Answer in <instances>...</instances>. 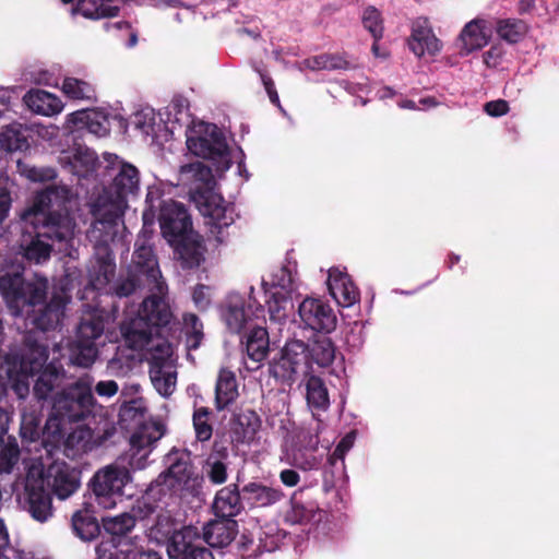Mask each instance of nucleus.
<instances>
[{"label": "nucleus", "mask_w": 559, "mask_h": 559, "mask_svg": "<svg viewBox=\"0 0 559 559\" xmlns=\"http://www.w3.org/2000/svg\"><path fill=\"white\" fill-rule=\"evenodd\" d=\"M57 195V189L51 187L38 192L22 215L34 227V235H23L21 241L23 257L29 262L40 264L48 261L52 252L49 241H64L71 235L73 223L68 213L52 210Z\"/></svg>", "instance_id": "nucleus-1"}, {"label": "nucleus", "mask_w": 559, "mask_h": 559, "mask_svg": "<svg viewBox=\"0 0 559 559\" xmlns=\"http://www.w3.org/2000/svg\"><path fill=\"white\" fill-rule=\"evenodd\" d=\"M173 312L166 298L147 296L142 301L135 317L121 324V334L127 345L135 350L148 349L150 367L171 365V344L159 335V329L170 323Z\"/></svg>", "instance_id": "nucleus-2"}, {"label": "nucleus", "mask_w": 559, "mask_h": 559, "mask_svg": "<svg viewBox=\"0 0 559 559\" xmlns=\"http://www.w3.org/2000/svg\"><path fill=\"white\" fill-rule=\"evenodd\" d=\"M179 176L180 182L189 187L190 199L203 216L209 234L218 243H223L238 215L234 203L215 192L216 181L212 169L198 160L182 165Z\"/></svg>", "instance_id": "nucleus-3"}, {"label": "nucleus", "mask_w": 559, "mask_h": 559, "mask_svg": "<svg viewBox=\"0 0 559 559\" xmlns=\"http://www.w3.org/2000/svg\"><path fill=\"white\" fill-rule=\"evenodd\" d=\"M49 356L48 345L45 344L36 332L27 331L23 335V342L17 353L8 355V362L22 377L37 378L33 385V395L38 402H53V397L63 388L66 371L58 361L47 364Z\"/></svg>", "instance_id": "nucleus-4"}, {"label": "nucleus", "mask_w": 559, "mask_h": 559, "mask_svg": "<svg viewBox=\"0 0 559 559\" xmlns=\"http://www.w3.org/2000/svg\"><path fill=\"white\" fill-rule=\"evenodd\" d=\"M117 235V226L100 221H94L86 233L94 249V260L87 270L88 286L94 290L106 293L116 276L117 266L110 245Z\"/></svg>", "instance_id": "nucleus-5"}, {"label": "nucleus", "mask_w": 559, "mask_h": 559, "mask_svg": "<svg viewBox=\"0 0 559 559\" xmlns=\"http://www.w3.org/2000/svg\"><path fill=\"white\" fill-rule=\"evenodd\" d=\"M92 384V377H81L56 394L51 403L52 416L50 418H56L59 427H61V421H83L93 413L96 400Z\"/></svg>", "instance_id": "nucleus-6"}, {"label": "nucleus", "mask_w": 559, "mask_h": 559, "mask_svg": "<svg viewBox=\"0 0 559 559\" xmlns=\"http://www.w3.org/2000/svg\"><path fill=\"white\" fill-rule=\"evenodd\" d=\"M139 181V170L131 164H123L114 178L108 198L95 205L94 221L118 227L128 206V197L138 192Z\"/></svg>", "instance_id": "nucleus-7"}, {"label": "nucleus", "mask_w": 559, "mask_h": 559, "mask_svg": "<svg viewBox=\"0 0 559 559\" xmlns=\"http://www.w3.org/2000/svg\"><path fill=\"white\" fill-rule=\"evenodd\" d=\"M48 294V281H27L20 272L0 275V297L13 317L23 316L27 306L38 305Z\"/></svg>", "instance_id": "nucleus-8"}, {"label": "nucleus", "mask_w": 559, "mask_h": 559, "mask_svg": "<svg viewBox=\"0 0 559 559\" xmlns=\"http://www.w3.org/2000/svg\"><path fill=\"white\" fill-rule=\"evenodd\" d=\"M147 407L143 397L132 399L119 408L121 429L133 431L130 437L132 449L138 451L150 448L165 435V426L160 421L146 420Z\"/></svg>", "instance_id": "nucleus-9"}, {"label": "nucleus", "mask_w": 559, "mask_h": 559, "mask_svg": "<svg viewBox=\"0 0 559 559\" xmlns=\"http://www.w3.org/2000/svg\"><path fill=\"white\" fill-rule=\"evenodd\" d=\"M131 478V473L126 466L109 464L93 475L88 487L99 507L112 509L122 501L123 488Z\"/></svg>", "instance_id": "nucleus-10"}, {"label": "nucleus", "mask_w": 559, "mask_h": 559, "mask_svg": "<svg viewBox=\"0 0 559 559\" xmlns=\"http://www.w3.org/2000/svg\"><path fill=\"white\" fill-rule=\"evenodd\" d=\"M71 297L66 293L64 289L52 292L49 300L47 296L36 306H27L25 309L26 321L31 324L38 333L49 332L57 330L64 318L66 307L70 302ZM34 332L33 330H31ZM45 344V340L39 335Z\"/></svg>", "instance_id": "nucleus-11"}, {"label": "nucleus", "mask_w": 559, "mask_h": 559, "mask_svg": "<svg viewBox=\"0 0 559 559\" xmlns=\"http://www.w3.org/2000/svg\"><path fill=\"white\" fill-rule=\"evenodd\" d=\"M38 478L59 500L70 498L81 486V472L63 460L43 465Z\"/></svg>", "instance_id": "nucleus-12"}, {"label": "nucleus", "mask_w": 559, "mask_h": 559, "mask_svg": "<svg viewBox=\"0 0 559 559\" xmlns=\"http://www.w3.org/2000/svg\"><path fill=\"white\" fill-rule=\"evenodd\" d=\"M310 367L308 344L300 340L286 342L278 359L270 365V373L276 380L293 382L295 374Z\"/></svg>", "instance_id": "nucleus-13"}, {"label": "nucleus", "mask_w": 559, "mask_h": 559, "mask_svg": "<svg viewBox=\"0 0 559 559\" xmlns=\"http://www.w3.org/2000/svg\"><path fill=\"white\" fill-rule=\"evenodd\" d=\"M130 271L141 275L151 292H155L150 296H160L165 298L167 286L162 280V273L158 267L157 258L152 246L144 242H135V250L132 254L131 264L127 267Z\"/></svg>", "instance_id": "nucleus-14"}, {"label": "nucleus", "mask_w": 559, "mask_h": 559, "mask_svg": "<svg viewBox=\"0 0 559 559\" xmlns=\"http://www.w3.org/2000/svg\"><path fill=\"white\" fill-rule=\"evenodd\" d=\"M254 288L250 287L248 302L242 297L231 296L228 298L222 317L231 333H240L246 325L254 318L260 319L265 316V308L253 296Z\"/></svg>", "instance_id": "nucleus-15"}, {"label": "nucleus", "mask_w": 559, "mask_h": 559, "mask_svg": "<svg viewBox=\"0 0 559 559\" xmlns=\"http://www.w3.org/2000/svg\"><path fill=\"white\" fill-rule=\"evenodd\" d=\"M167 552L170 559H214V556L197 528L185 526L174 532L168 545Z\"/></svg>", "instance_id": "nucleus-16"}, {"label": "nucleus", "mask_w": 559, "mask_h": 559, "mask_svg": "<svg viewBox=\"0 0 559 559\" xmlns=\"http://www.w3.org/2000/svg\"><path fill=\"white\" fill-rule=\"evenodd\" d=\"M158 223L160 233L167 242H173L193 230L188 209L182 203L174 200L163 203L158 213Z\"/></svg>", "instance_id": "nucleus-17"}, {"label": "nucleus", "mask_w": 559, "mask_h": 559, "mask_svg": "<svg viewBox=\"0 0 559 559\" xmlns=\"http://www.w3.org/2000/svg\"><path fill=\"white\" fill-rule=\"evenodd\" d=\"M40 418L35 414H23L20 427V436L23 441L34 442L41 438V444L50 452L60 445L63 438V429L59 427L56 418H48L41 428Z\"/></svg>", "instance_id": "nucleus-18"}, {"label": "nucleus", "mask_w": 559, "mask_h": 559, "mask_svg": "<svg viewBox=\"0 0 559 559\" xmlns=\"http://www.w3.org/2000/svg\"><path fill=\"white\" fill-rule=\"evenodd\" d=\"M299 317L309 329L331 333L336 328V316L333 309L324 301L316 298H306L298 308Z\"/></svg>", "instance_id": "nucleus-19"}, {"label": "nucleus", "mask_w": 559, "mask_h": 559, "mask_svg": "<svg viewBox=\"0 0 559 559\" xmlns=\"http://www.w3.org/2000/svg\"><path fill=\"white\" fill-rule=\"evenodd\" d=\"M51 495L43 484V479L27 478L24 489V507L34 520L45 522L52 515Z\"/></svg>", "instance_id": "nucleus-20"}, {"label": "nucleus", "mask_w": 559, "mask_h": 559, "mask_svg": "<svg viewBox=\"0 0 559 559\" xmlns=\"http://www.w3.org/2000/svg\"><path fill=\"white\" fill-rule=\"evenodd\" d=\"M168 467L159 478L164 477V481L171 479L169 486H189L194 478V466L191 460V453L187 450H174L167 455Z\"/></svg>", "instance_id": "nucleus-21"}, {"label": "nucleus", "mask_w": 559, "mask_h": 559, "mask_svg": "<svg viewBox=\"0 0 559 559\" xmlns=\"http://www.w3.org/2000/svg\"><path fill=\"white\" fill-rule=\"evenodd\" d=\"M407 45L417 57H421L426 52L435 56L441 49L440 40L435 36L427 19H417L413 22Z\"/></svg>", "instance_id": "nucleus-22"}, {"label": "nucleus", "mask_w": 559, "mask_h": 559, "mask_svg": "<svg viewBox=\"0 0 559 559\" xmlns=\"http://www.w3.org/2000/svg\"><path fill=\"white\" fill-rule=\"evenodd\" d=\"M326 283L331 296L340 306L350 307L359 301V289L347 273L331 269Z\"/></svg>", "instance_id": "nucleus-23"}, {"label": "nucleus", "mask_w": 559, "mask_h": 559, "mask_svg": "<svg viewBox=\"0 0 559 559\" xmlns=\"http://www.w3.org/2000/svg\"><path fill=\"white\" fill-rule=\"evenodd\" d=\"M168 243L174 248L182 269H195L204 260V248L199 235L194 230Z\"/></svg>", "instance_id": "nucleus-24"}, {"label": "nucleus", "mask_w": 559, "mask_h": 559, "mask_svg": "<svg viewBox=\"0 0 559 559\" xmlns=\"http://www.w3.org/2000/svg\"><path fill=\"white\" fill-rule=\"evenodd\" d=\"M147 286V282L141 277L138 273H134L127 269L120 271L117 277L114 278L109 288L106 290V295L114 299L112 313L119 311L118 301L124 300L133 296L139 289Z\"/></svg>", "instance_id": "nucleus-25"}, {"label": "nucleus", "mask_w": 559, "mask_h": 559, "mask_svg": "<svg viewBox=\"0 0 559 559\" xmlns=\"http://www.w3.org/2000/svg\"><path fill=\"white\" fill-rule=\"evenodd\" d=\"M238 524L233 518L217 516L203 528V542L211 547L223 548L228 546L236 537Z\"/></svg>", "instance_id": "nucleus-26"}, {"label": "nucleus", "mask_w": 559, "mask_h": 559, "mask_svg": "<svg viewBox=\"0 0 559 559\" xmlns=\"http://www.w3.org/2000/svg\"><path fill=\"white\" fill-rule=\"evenodd\" d=\"M68 127L75 129L85 128L90 133L98 138L109 134L110 127L108 117L98 110H76L67 117Z\"/></svg>", "instance_id": "nucleus-27"}, {"label": "nucleus", "mask_w": 559, "mask_h": 559, "mask_svg": "<svg viewBox=\"0 0 559 559\" xmlns=\"http://www.w3.org/2000/svg\"><path fill=\"white\" fill-rule=\"evenodd\" d=\"M238 396V383L235 372L227 368H222L215 384V408L218 412L228 408Z\"/></svg>", "instance_id": "nucleus-28"}, {"label": "nucleus", "mask_w": 559, "mask_h": 559, "mask_svg": "<svg viewBox=\"0 0 559 559\" xmlns=\"http://www.w3.org/2000/svg\"><path fill=\"white\" fill-rule=\"evenodd\" d=\"M23 100L33 112L43 116H53L63 108V103L59 97L40 88L28 91Z\"/></svg>", "instance_id": "nucleus-29"}, {"label": "nucleus", "mask_w": 559, "mask_h": 559, "mask_svg": "<svg viewBox=\"0 0 559 559\" xmlns=\"http://www.w3.org/2000/svg\"><path fill=\"white\" fill-rule=\"evenodd\" d=\"M242 497L236 484L219 489L214 498L213 509L216 516L233 518L243 509Z\"/></svg>", "instance_id": "nucleus-30"}, {"label": "nucleus", "mask_w": 559, "mask_h": 559, "mask_svg": "<svg viewBox=\"0 0 559 559\" xmlns=\"http://www.w3.org/2000/svg\"><path fill=\"white\" fill-rule=\"evenodd\" d=\"M488 32L485 20L475 19L468 22L460 34L466 53L486 46L490 37Z\"/></svg>", "instance_id": "nucleus-31"}, {"label": "nucleus", "mask_w": 559, "mask_h": 559, "mask_svg": "<svg viewBox=\"0 0 559 559\" xmlns=\"http://www.w3.org/2000/svg\"><path fill=\"white\" fill-rule=\"evenodd\" d=\"M242 498L251 506L267 507L278 502L283 498V492L278 488L258 483H249L242 488Z\"/></svg>", "instance_id": "nucleus-32"}, {"label": "nucleus", "mask_w": 559, "mask_h": 559, "mask_svg": "<svg viewBox=\"0 0 559 559\" xmlns=\"http://www.w3.org/2000/svg\"><path fill=\"white\" fill-rule=\"evenodd\" d=\"M243 344L248 357L254 362H261L270 350L267 330L259 325L253 326L247 334Z\"/></svg>", "instance_id": "nucleus-33"}, {"label": "nucleus", "mask_w": 559, "mask_h": 559, "mask_svg": "<svg viewBox=\"0 0 559 559\" xmlns=\"http://www.w3.org/2000/svg\"><path fill=\"white\" fill-rule=\"evenodd\" d=\"M304 382L308 406L314 411H326L330 406V397L323 379L309 374L306 376Z\"/></svg>", "instance_id": "nucleus-34"}, {"label": "nucleus", "mask_w": 559, "mask_h": 559, "mask_svg": "<svg viewBox=\"0 0 559 559\" xmlns=\"http://www.w3.org/2000/svg\"><path fill=\"white\" fill-rule=\"evenodd\" d=\"M106 320L97 311L87 313L81 318L76 330V340L88 344H96V340L104 334Z\"/></svg>", "instance_id": "nucleus-35"}, {"label": "nucleus", "mask_w": 559, "mask_h": 559, "mask_svg": "<svg viewBox=\"0 0 559 559\" xmlns=\"http://www.w3.org/2000/svg\"><path fill=\"white\" fill-rule=\"evenodd\" d=\"M72 530L82 540H92L99 535L97 519L87 510H79L72 515Z\"/></svg>", "instance_id": "nucleus-36"}, {"label": "nucleus", "mask_w": 559, "mask_h": 559, "mask_svg": "<svg viewBox=\"0 0 559 559\" xmlns=\"http://www.w3.org/2000/svg\"><path fill=\"white\" fill-rule=\"evenodd\" d=\"M92 438V432L88 428L76 427L66 438L63 437L60 443L63 444V453L66 456L74 459L88 449Z\"/></svg>", "instance_id": "nucleus-37"}, {"label": "nucleus", "mask_w": 559, "mask_h": 559, "mask_svg": "<svg viewBox=\"0 0 559 559\" xmlns=\"http://www.w3.org/2000/svg\"><path fill=\"white\" fill-rule=\"evenodd\" d=\"M267 285L266 282L262 283L264 294L269 295L266 305L270 320L281 323L287 318V307L292 302V294L269 290L266 288Z\"/></svg>", "instance_id": "nucleus-38"}, {"label": "nucleus", "mask_w": 559, "mask_h": 559, "mask_svg": "<svg viewBox=\"0 0 559 559\" xmlns=\"http://www.w3.org/2000/svg\"><path fill=\"white\" fill-rule=\"evenodd\" d=\"M528 24L520 19H500L496 32L501 39L509 44L520 43L528 32Z\"/></svg>", "instance_id": "nucleus-39"}, {"label": "nucleus", "mask_w": 559, "mask_h": 559, "mask_svg": "<svg viewBox=\"0 0 559 559\" xmlns=\"http://www.w3.org/2000/svg\"><path fill=\"white\" fill-rule=\"evenodd\" d=\"M309 361L317 364L320 367L330 366L334 358L336 348L330 337L323 336L314 340L310 345L308 344Z\"/></svg>", "instance_id": "nucleus-40"}, {"label": "nucleus", "mask_w": 559, "mask_h": 559, "mask_svg": "<svg viewBox=\"0 0 559 559\" xmlns=\"http://www.w3.org/2000/svg\"><path fill=\"white\" fill-rule=\"evenodd\" d=\"M148 373L154 388L160 395L169 396L173 394L177 377L173 365H169V367H160V365L156 364V367H150Z\"/></svg>", "instance_id": "nucleus-41"}, {"label": "nucleus", "mask_w": 559, "mask_h": 559, "mask_svg": "<svg viewBox=\"0 0 559 559\" xmlns=\"http://www.w3.org/2000/svg\"><path fill=\"white\" fill-rule=\"evenodd\" d=\"M187 145L197 156L209 159L225 158V146L222 142L218 141L215 143V146H213L207 136H189L187 139Z\"/></svg>", "instance_id": "nucleus-42"}, {"label": "nucleus", "mask_w": 559, "mask_h": 559, "mask_svg": "<svg viewBox=\"0 0 559 559\" xmlns=\"http://www.w3.org/2000/svg\"><path fill=\"white\" fill-rule=\"evenodd\" d=\"M61 90L63 94L71 99L92 100L95 98V90L93 85L76 78H64Z\"/></svg>", "instance_id": "nucleus-43"}, {"label": "nucleus", "mask_w": 559, "mask_h": 559, "mask_svg": "<svg viewBox=\"0 0 559 559\" xmlns=\"http://www.w3.org/2000/svg\"><path fill=\"white\" fill-rule=\"evenodd\" d=\"M235 431L241 433L242 439H251L261 426L258 414L252 409L241 411L234 415Z\"/></svg>", "instance_id": "nucleus-44"}, {"label": "nucleus", "mask_w": 559, "mask_h": 559, "mask_svg": "<svg viewBox=\"0 0 559 559\" xmlns=\"http://www.w3.org/2000/svg\"><path fill=\"white\" fill-rule=\"evenodd\" d=\"M120 13L119 4H111L102 0L90 1L81 8V14L88 20L111 19Z\"/></svg>", "instance_id": "nucleus-45"}, {"label": "nucleus", "mask_w": 559, "mask_h": 559, "mask_svg": "<svg viewBox=\"0 0 559 559\" xmlns=\"http://www.w3.org/2000/svg\"><path fill=\"white\" fill-rule=\"evenodd\" d=\"M97 356L98 348L96 344H88L76 340L71 348L70 360L75 366L88 368L94 364Z\"/></svg>", "instance_id": "nucleus-46"}, {"label": "nucleus", "mask_w": 559, "mask_h": 559, "mask_svg": "<svg viewBox=\"0 0 559 559\" xmlns=\"http://www.w3.org/2000/svg\"><path fill=\"white\" fill-rule=\"evenodd\" d=\"M211 416L212 411L209 407L201 406L194 408L192 423L195 431V438L200 442L209 441L213 436Z\"/></svg>", "instance_id": "nucleus-47"}, {"label": "nucleus", "mask_w": 559, "mask_h": 559, "mask_svg": "<svg viewBox=\"0 0 559 559\" xmlns=\"http://www.w3.org/2000/svg\"><path fill=\"white\" fill-rule=\"evenodd\" d=\"M321 429V420H318L314 425L300 428L295 436L293 445L304 448L308 451H317L320 443L319 435Z\"/></svg>", "instance_id": "nucleus-48"}, {"label": "nucleus", "mask_w": 559, "mask_h": 559, "mask_svg": "<svg viewBox=\"0 0 559 559\" xmlns=\"http://www.w3.org/2000/svg\"><path fill=\"white\" fill-rule=\"evenodd\" d=\"M20 457V448L14 438L5 441L0 437V473H10Z\"/></svg>", "instance_id": "nucleus-49"}, {"label": "nucleus", "mask_w": 559, "mask_h": 559, "mask_svg": "<svg viewBox=\"0 0 559 559\" xmlns=\"http://www.w3.org/2000/svg\"><path fill=\"white\" fill-rule=\"evenodd\" d=\"M183 330L188 348H199L203 340V323L199 317L194 313H186L183 316Z\"/></svg>", "instance_id": "nucleus-50"}, {"label": "nucleus", "mask_w": 559, "mask_h": 559, "mask_svg": "<svg viewBox=\"0 0 559 559\" xmlns=\"http://www.w3.org/2000/svg\"><path fill=\"white\" fill-rule=\"evenodd\" d=\"M361 23L376 41L383 37L384 25L381 12L373 5H368L362 13Z\"/></svg>", "instance_id": "nucleus-51"}, {"label": "nucleus", "mask_w": 559, "mask_h": 559, "mask_svg": "<svg viewBox=\"0 0 559 559\" xmlns=\"http://www.w3.org/2000/svg\"><path fill=\"white\" fill-rule=\"evenodd\" d=\"M316 516L313 508H308L304 503L293 500L290 508L285 513V521L289 524H307Z\"/></svg>", "instance_id": "nucleus-52"}, {"label": "nucleus", "mask_w": 559, "mask_h": 559, "mask_svg": "<svg viewBox=\"0 0 559 559\" xmlns=\"http://www.w3.org/2000/svg\"><path fill=\"white\" fill-rule=\"evenodd\" d=\"M0 146L8 152H16L25 150L28 143L21 131L7 129L0 134Z\"/></svg>", "instance_id": "nucleus-53"}, {"label": "nucleus", "mask_w": 559, "mask_h": 559, "mask_svg": "<svg viewBox=\"0 0 559 559\" xmlns=\"http://www.w3.org/2000/svg\"><path fill=\"white\" fill-rule=\"evenodd\" d=\"M271 287L275 292L292 294L295 289V280L288 266H281L272 275Z\"/></svg>", "instance_id": "nucleus-54"}, {"label": "nucleus", "mask_w": 559, "mask_h": 559, "mask_svg": "<svg viewBox=\"0 0 559 559\" xmlns=\"http://www.w3.org/2000/svg\"><path fill=\"white\" fill-rule=\"evenodd\" d=\"M317 451H308L304 448L293 445L290 452L292 464L304 471L312 469L319 464L314 454Z\"/></svg>", "instance_id": "nucleus-55"}, {"label": "nucleus", "mask_w": 559, "mask_h": 559, "mask_svg": "<svg viewBox=\"0 0 559 559\" xmlns=\"http://www.w3.org/2000/svg\"><path fill=\"white\" fill-rule=\"evenodd\" d=\"M135 526L130 513H122L105 523V528L112 535H126Z\"/></svg>", "instance_id": "nucleus-56"}, {"label": "nucleus", "mask_w": 559, "mask_h": 559, "mask_svg": "<svg viewBox=\"0 0 559 559\" xmlns=\"http://www.w3.org/2000/svg\"><path fill=\"white\" fill-rule=\"evenodd\" d=\"M205 475L211 484L222 485L228 478L227 464L221 461L205 460Z\"/></svg>", "instance_id": "nucleus-57"}, {"label": "nucleus", "mask_w": 559, "mask_h": 559, "mask_svg": "<svg viewBox=\"0 0 559 559\" xmlns=\"http://www.w3.org/2000/svg\"><path fill=\"white\" fill-rule=\"evenodd\" d=\"M162 193L158 189L150 187L147 189L145 204L146 207L143 212V219L145 223L152 221L155 217L156 211H160V206L165 201L160 200Z\"/></svg>", "instance_id": "nucleus-58"}, {"label": "nucleus", "mask_w": 559, "mask_h": 559, "mask_svg": "<svg viewBox=\"0 0 559 559\" xmlns=\"http://www.w3.org/2000/svg\"><path fill=\"white\" fill-rule=\"evenodd\" d=\"M156 508L157 506L154 502H151L146 498H142L135 501L129 513L135 522L138 520L142 521L155 513Z\"/></svg>", "instance_id": "nucleus-59"}, {"label": "nucleus", "mask_w": 559, "mask_h": 559, "mask_svg": "<svg viewBox=\"0 0 559 559\" xmlns=\"http://www.w3.org/2000/svg\"><path fill=\"white\" fill-rule=\"evenodd\" d=\"M192 300L200 310H205L210 304V287L204 284H198L192 293Z\"/></svg>", "instance_id": "nucleus-60"}, {"label": "nucleus", "mask_w": 559, "mask_h": 559, "mask_svg": "<svg viewBox=\"0 0 559 559\" xmlns=\"http://www.w3.org/2000/svg\"><path fill=\"white\" fill-rule=\"evenodd\" d=\"M509 103L504 99L490 100L484 105V110L491 117H501L509 112Z\"/></svg>", "instance_id": "nucleus-61"}, {"label": "nucleus", "mask_w": 559, "mask_h": 559, "mask_svg": "<svg viewBox=\"0 0 559 559\" xmlns=\"http://www.w3.org/2000/svg\"><path fill=\"white\" fill-rule=\"evenodd\" d=\"M503 49L500 45L491 46L487 51L484 52V62L488 68H496L500 64L503 57Z\"/></svg>", "instance_id": "nucleus-62"}, {"label": "nucleus", "mask_w": 559, "mask_h": 559, "mask_svg": "<svg viewBox=\"0 0 559 559\" xmlns=\"http://www.w3.org/2000/svg\"><path fill=\"white\" fill-rule=\"evenodd\" d=\"M94 390L100 397H111L117 394L119 386L114 380H103L95 384Z\"/></svg>", "instance_id": "nucleus-63"}, {"label": "nucleus", "mask_w": 559, "mask_h": 559, "mask_svg": "<svg viewBox=\"0 0 559 559\" xmlns=\"http://www.w3.org/2000/svg\"><path fill=\"white\" fill-rule=\"evenodd\" d=\"M12 201L10 190L7 187H0V223L9 216Z\"/></svg>", "instance_id": "nucleus-64"}]
</instances>
